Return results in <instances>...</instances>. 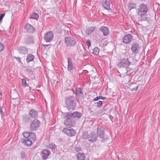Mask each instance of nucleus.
Wrapping results in <instances>:
<instances>
[{
	"mask_svg": "<svg viewBox=\"0 0 160 160\" xmlns=\"http://www.w3.org/2000/svg\"><path fill=\"white\" fill-rule=\"evenodd\" d=\"M148 11V9L146 5L142 4L137 9V14L139 21H146L147 18L146 17V14Z\"/></svg>",
	"mask_w": 160,
	"mask_h": 160,
	"instance_id": "obj_1",
	"label": "nucleus"
},
{
	"mask_svg": "<svg viewBox=\"0 0 160 160\" xmlns=\"http://www.w3.org/2000/svg\"><path fill=\"white\" fill-rule=\"evenodd\" d=\"M67 107L69 111L73 110L75 108L76 102L73 96L67 97L65 99Z\"/></svg>",
	"mask_w": 160,
	"mask_h": 160,
	"instance_id": "obj_2",
	"label": "nucleus"
},
{
	"mask_svg": "<svg viewBox=\"0 0 160 160\" xmlns=\"http://www.w3.org/2000/svg\"><path fill=\"white\" fill-rule=\"evenodd\" d=\"M65 42L67 47H72L76 43L75 38L71 36H68L65 39Z\"/></svg>",
	"mask_w": 160,
	"mask_h": 160,
	"instance_id": "obj_3",
	"label": "nucleus"
},
{
	"mask_svg": "<svg viewBox=\"0 0 160 160\" xmlns=\"http://www.w3.org/2000/svg\"><path fill=\"white\" fill-rule=\"evenodd\" d=\"M40 122L38 119L33 120L30 125V128L32 130H35L37 129L40 125Z\"/></svg>",
	"mask_w": 160,
	"mask_h": 160,
	"instance_id": "obj_4",
	"label": "nucleus"
},
{
	"mask_svg": "<svg viewBox=\"0 0 160 160\" xmlns=\"http://www.w3.org/2000/svg\"><path fill=\"white\" fill-rule=\"evenodd\" d=\"M62 131L70 137L75 136L76 133V132L72 128H65L63 129Z\"/></svg>",
	"mask_w": 160,
	"mask_h": 160,
	"instance_id": "obj_5",
	"label": "nucleus"
},
{
	"mask_svg": "<svg viewBox=\"0 0 160 160\" xmlns=\"http://www.w3.org/2000/svg\"><path fill=\"white\" fill-rule=\"evenodd\" d=\"M53 37V34L51 31L46 33L44 37V39L47 42H49L52 41Z\"/></svg>",
	"mask_w": 160,
	"mask_h": 160,
	"instance_id": "obj_6",
	"label": "nucleus"
},
{
	"mask_svg": "<svg viewBox=\"0 0 160 160\" xmlns=\"http://www.w3.org/2000/svg\"><path fill=\"white\" fill-rule=\"evenodd\" d=\"M86 138L88 139L89 142H93L97 140V136L95 132H92L88 135Z\"/></svg>",
	"mask_w": 160,
	"mask_h": 160,
	"instance_id": "obj_7",
	"label": "nucleus"
},
{
	"mask_svg": "<svg viewBox=\"0 0 160 160\" xmlns=\"http://www.w3.org/2000/svg\"><path fill=\"white\" fill-rule=\"evenodd\" d=\"M104 130L102 126H99L97 129V134L99 138H103L104 137Z\"/></svg>",
	"mask_w": 160,
	"mask_h": 160,
	"instance_id": "obj_8",
	"label": "nucleus"
},
{
	"mask_svg": "<svg viewBox=\"0 0 160 160\" xmlns=\"http://www.w3.org/2000/svg\"><path fill=\"white\" fill-rule=\"evenodd\" d=\"M132 35L131 34H127L123 38V42L126 44L129 43L132 39Z\"/></svg>",
	"mask_w": 160,
	"mask_h": 160,
	"instance_id": "obj_9",
	"label": "nucleus"
},
{
	"mask_svg": "<svg viewBox=\"0 0 160 160\" xmlns=\"http://www.w3.org/2000/svg\"><path fill=\"white\" fill-rule=\"evenodd\" d=\"M64 124L66 126L73 127L76 124L75 121H72V119H66L64 121Z\"/></svg>",
	"mask_w": 160,
	"mask_h": 160,
	"instance_id": "obj_10",
	"label": "nucleus"
},
{
	"mask_svg": "<svg viewBox=\"0 0 160 160\" xmlns=\"http://www.w3.org/2000/svg\"><path fill=\"white\" fill-rule=\"evenodd\" d=\"M75 94L77 97L78 99H82L83 97V94L82 91L80 88H76Z\"/></svg>",
	"mask_w": 160,
	"mask_h": 160,
	"instance_id": "obj_11",
	"label": "nucleus"
},
{
	"mask_svg": "<svg viewBox=\"0 0 160 160\" xmlns=\"http://www.w3.org/2000/svg\"><path fill=\"white\" fill-rule=\"evenodd\" d=\"M50 153V152L49 150L44 149L42 150L41 153L42 159L43 160L47 159Z\"/></svg>",
	"mask_w": 160,
	"mask_h": 160,
	"instance_id": "obj_12",
	"label": "nucleus"
},
{
	"mask_svg": "<svg viewBox=\"0 0 160 160\" xmlns=\"http://www.w3.org/2000/svg\"><path fill=\"white\" fill-rule=\"evenodd\" d=\"M131 63L128 59H124L121 60L119 63V65L120 67H125L129 65Z\"/></svg>",
	"mask_w": 160,
	"mask_h": 160,
	"instance_id": "obj_13",
	"label": "nucleus"
},
{
	"mask_svg": "<svg viewBox=\"0 0 160 160\" xmlns=\"http://www.w3.org/2000/svg\"><path fill=\"white\" fill-rule=\"evenodd\" d=\"M131 50L133 53L137 54L138 53L139 49V45L137 43H134L132 44Z\"/></svg>",
	"mask_w": 160,
	"mask_h": 160,
	"instance_id": "obj_14",
	"label": "nucleus"
},
{
	"mask_svg": "<svg viewBox=\"0 0 160 160\" xmlns=\"http://www.w3.org/2000/svg\"><path fill=\"white\" fill-rule=\"evenodd\" d=\"M99 30L102 32L104 36H107L109 33L108 28L106 27L102 26L99 28Z\"/></svg>",
	"mask_w": 160,
	"mask_h": 160,
	"instance_id": "obj_15",
	"label": "nucleus"
},
{
	"mask_svg": "<svg viewBox=\"0 0 160 160\" xmlns=\"http://www.w3.org/2000/svg\"><path fill=\"white\" fill-rule=\"evenodd\" d=\"M67 60L68 62V71L71 72L73 70L74 66L71 58H68Z\"/></svg>",
	"mask_w": 160,
	"mask_h": 160,
	"instance_id": "obj_16",
	"label": "nucleus"
},
{
	"mask_svg": "<svg viewBox=\"0 0 160 160\" xmlns=\"http://www.w3.org/2000/svg\"><path fill=\"white\" fill-rule=\"evenodd\" d=\"M24 28L28 32L32 33L34 32V28L29 24L27 23L25 26Z\"/></svg>",
	"mask_w": 160,
	"mask_h": 160,
	"instance_id": "obj_17",
	"label": "nucleus"
},
{
	"mask_svg": "<svg viewBox=\"0 0 160 160\" xmlns=\"http://www.w3.org/2000/svg\"><path fill=\"white\" fill-rule=\"evenodd\" d=\"M32 141L28 139H22L21 140V142L28 146H31L32 144Z\"/></svg>",
	"mask_w": 160,
	"mask_h": 160,
	"instance_id": "obj_18",
	"label": "nucleus"
},
{
	"mask_svg": "<svg viewBox=\"0 0 160 160\" xmlns=\"http://www.w3.org/2000/svg\"><path fill=\"white\" fill-rule=\"evenodd\" d=\"M29 113L30 117L33 118H36L38 115L37 112L33 109H31Z\"/></svg>",
	"mask_w": 160,
	"mask_h": 160,
	"instance_id": "obj_19",
	"label": "nucleus"
},
{
	"mask_svg": "<svg viewBox=\"0 0 160 160\" xmlns=\"http://www.w3.org/2000/svg\"><path fill=\"white\" fill-rule=\"evenodd\" d=\"M109 2V1L105 0V1H103L102 2V6L106 10H109V9H110V7Z\"/></svg>",
	"mask_w": 160,
	"mask_h": 160,
	"instance_id": "obj_20",
	"label": "nucleus"
},
{
	"mask_svg": "<svg viewBox=\"0 0 160 160\" xmlns=\"http://www.w3.org/2000/svg\"><path fill=\"white\" fill-rule=\"evenodd\" d=\"M126 72L122 74V75L123 76H125L127 75H131L133 72L132 69L130 68V67H127L126 68Z\"/></svg>",
	"mask_w": 160,
	"mask_h": 160,
	"instance_id": "obj_21",
	"label": "nucleus"
},
{
	"mask_svg": "<svg viewBox=\"0 0 160 160\" xmlns=\"http://www.w3.org/2000/svg\"><path fill=\"white\" fill-rule=\"evenodd\" d=\"M18 50L21 53L26 54L28 53V50L25 47L21 46L19 48Z\"/></svg>",
	"mask_w": 160,
	"mask_h": 160,
	"instance_id": "obj_22",
	"label": "nucleus"
},
{
	"mask_svg": "<svg viewBox=\"0 0 160 160\" xmlns=\"http://www.w3.org/2000/svg\"><path fill=\"white\" fill-rule=\"evenodd\" d=\"M77 158L78 160H85V154L83 153L78 152L77 155Z\"/></svg>",
	"mask_w": 160,
	"mask_h": 160,
	"instance_id": "obj_23",
	"label": "nucleus"
},
{
	"mask_svg": "<svg viewBox=\"0 0 160 160\" xmlns=\"http://www.w3.org/2000/svg\"><path fill=\"white\" fill-rule=\"evenodd\" d=\"M72 118H79L82 116V114L81 113L78 112H75L73 113L72 114Z\"/></svg>",
	"mask_w": 160,
	"mask_h": 160,
	"instance_id": "obj_24",
	"label": "nucleus"
},
{
	"mask_svg": "<svg viewBox=\"0 0 160 160\" xmlns=\"http://www.w3.org/2000/svg\"><path fill=\"white\" fill-rule=\"evenodd\" d=\"M138 86L136 83L130 84V88L131 91H134L137 90Z\"/></svg>",
	"mask_w": 160,
	"mask_h": 160,
	"instance_id": "obj_25",
	"label": "nucleus"
},
{
	"mask_svg": "<svg viewBox=\"0 0 160 160\" xmlns=\"http://www.w3.org/2000/svg\"><path fill=\"white\" fill-rule=\"evenodd\" d=\"M34 58V56L32 54H29L28 55L26 60L28 62L33 61Z\"/></svg>",
	"mask_w": 160,
	"mask_h": 160,
	"instance_id": "obj_26",
	"label": "nucleus"
},
{
	"mask_svg": "<svg viewBox=\"0 0 160 160\" xmlns=\"http://www.w3.org/2000/svg\"><path fill=\"white\" fill-rule=\"evenodd\" d=\"M127 6L128 7V9L129 11L131 10L132 9L135 8L136 7V5L134 3H128Z\"/></svg>",
	"mask_w": 160,
	"mask_h": 160,
	"instance_id": "obj_27",
	"label": "nucleus"
},
{
	"mask_svg": "<svg viewBox=\"0 0 160 160\" xmlns=\"http://www.w3.org/2000/svg\"><path fill=\"white\" fill-rule=\"evenodd\" d=\"M38 14L36 12L32 13V14L31 15V16L30 17V18L35 19L36 20H38Z\"/></svg>",
	"mask_w": 160,
	"mask_h": 160,
	"instance_id": "obj_28",
	"label": "nucleus"
},
{
	"mask_svg": "<svg viewBox=\"0 0 160 160\" xmlns=\"http://www.w3.org/2000/svg\"><path fill=\"white\" fill-rule=\"evenodd\" d=\"M36 136L34 133H30L28 139H30L33 141H34L36 139Z\"/></svg>",
	"mask_w": 160,
	"mask_h": 160,
	"instance_id": "obj_29",
	"label": "nucleus"
},
{
	"mask_svg": "<svg viewBox=\"0 0 160 160\" xmlns=\"http://www.w3.org/2000/svg\"><path fill=\"white\" fill-rule=\"evenodd\" d=\"M32 39L31 37H28L25 38V43L28 44L32 41Z\"/></svg>",
	"mask_w": 160,
	"mask_h": 160,
	"instance_id": "obj_30",
	"label": "nucleus"
},
{
	"mask_svg": "<svg viewBox=\"0 0 160 160\" xmlns=\"http://www.w3.org/2000/svg\"><path fill=\"white\" fill-rule=\"evenodd\" d=\"M56 146L55 144H49L47 145V147L52 150L56 148Z\"/></svg>",
	"mask_w": 160,
	"mask_h": 160,
	"instance_id": "obj_31",
	"label": "nucleus"
},
{
	"mask_svg": "<svg viewBox=\"0 0 160 160\" xmlns=\"http://www.w3.org/2000/svg\"><path fill=\"white\" fill-rule=\"evenodd\" d=\"M93 54L95 55H98L99 53V50L98 48L95 47L93 50Z\"/></svg>",
	"mask_w": 160,
	"mask_h": 160,
	"instance_id": "obj_32",
	"label": "nucleus"
},
{
	"mask_svg": "<svg viewBox=\"0 0 160 160\" xmlns=\"http://www.w3.org/2000/svg\"><path fill=\"white\" fill-rule=\"evenodd\" d=\"M22 86L24 87H26L28 86V85L26 82V80L25 79H22Z\"/></svg>",
	"mask_w": 160,
	"mask_h": 160,
	"instance_id": "obj_33",
	"label": "nucleus"
},
{
	"mask_svg": "<svg viewBox=\"0 0 160 160\" xmlns=\"http://www.w3.org/2000/svg\"><path fill=\"white\" fill-rule=\"evenodd\" d=\"M30 134V133L29 132H24L23 133V135L24 137L26 138V139H28Z\"/></svg>",
	"mask_w": 160,
	"mask_h": 160,
	"instance_id": "obj_34",
	"label": "nucleus"
},
{
	"mask_svg": "<svg viewBox=\"0 0 160 160\" xmlns=\"http://www.w3.org/2000/svg\"><path fill=\"white\" fill-rule=\"evenodd\" d=\"M95 29V27H92L88 28V32L89 33H91Z\"/></svg>",
	"mask_w": 160,
	"mask_h": 160,
	"instance_id": "obj_35",
	"label": "nucleus"
},
{
	"mask_svg": "<svg viewBox=\"0 0 160 160\" xmlns=\"http://www.w3.org/2000/svg\"><path fill=\"white\" fill-rule=\"evenodd\" d=\"M102 101H99L97 103V107L100 108L102 104Z\"/></svg>",
	"mask_w": 160,
	"mask_h": 160,
	"instance_id": "obj_36",
	"label": "nucleus"
},
{
	"mask_svg": "<svg viewBox=\"0 0 160 160\" xmlns=\"http://www.w3.org/2000/svg\"><path fill=\"white\" fill-rule=\"evenodd\" d=\"M72 113H67L66 115L65 116V117L66 118H67V119H71L70 118L71 117H72Z\"/></svg>",
	"mask_w": 160,
	"mask_h": 160,
	"instance_id": "obj_37",
	"label": "nucleus"
},
{
	"mask_svg": "<svg viewBox=\"0 0 160 160\" xmlns=\"http://www.w3.org/2000/svg\"><path fill=\"white\" fill-rule=\"evenodd\" d=\"M20 154L22 158H24L25 157V153L24 152L22 151L20 153Z\"/></svg>",
	"mask_w": 160,
	"mask_h": 160,
	"instance_id": "obj_38",
	"label": "nucleus"
},
{
	"mask_svg": "<svg viewBox=\"0 0 160 160\" xmlns=\"http://www.w3.org/2000/svg\"><path fill=\"white\" fill-rule=\"evenodd\" d=\"M4 48V45L0 42V52L2 51Z\"/></svg>",
	"mask_w": 160,
	"mask_h": 160,
	"instance_id": "obj_39",
	"label": "nucleus"
},
{
	"mask_svg": "<svg viewBox=\"0 0 160 160\" xmlns=\"http://www.w3.org/2000/svg\"><path fill=\"white\" fill-rule=\"evenodd\" d=\"M87 44L88 47H90L91 45L90 41L89 40H87Z\"/></svg>",
	"mask_w": 160,
	"mask_h": 160,
	"instance_id": "obj_40",
	"label": "nucleus"
},
{
	"mask_svg": "<svg viewBox=\"0 0 160 160\" xmlns=\"http://www.w3.org/2000/svg\"><path fill=\"white\" fill-rule=\"evenodd\" d=\"M5 15V13L1 14L0 15V21L2 20Z\"/></svg>",
	"mask_w": 160,
	"mask_h": 160,
	"instance_id": "obj_41",
	"label": "nucleus"
},
{
	"mask_svg": "<svg viewBox=\"0 0 160 160\" xmlns=\"http://www.w3.org/2000/svg\"><path fill=\"white\" fill-rule=\"evenodd\" d=\"M99 99H100V97H97L96 98H94L93 101H97Z\"/></svg>",
	"mask_w": 160,
	"mask_h": 160,
	"instance_id": "obj_42",
	"label": "nucleus"
},
{
	"mask_svg": "<svg viewBox=\"0 0 160 160\" xmlns=\"http://www.w3.org/2000/svg\"><path fill=\"white\" fill-rule=\"evenodd\" d=\"M15 58L19 62H21L20 58H19L16 57Z\"/></svg>",
	"mask_w": 160,
	"mask_h": 160,
	"instance_id": "obj_43",
	"label": "nucleus"
},
{
	"mask_svg": "<svg viewBox=\"0 0 160 160\" xmlns=\"http://www.w3.org/2000/svg\"><path fill=\"white\" fill-rule=\"evenodd\" d=\"M99 97H100V99H102V100H104L106 99V98L105 97H102V96H99Z\"/></svg>",
	"mask_w": 160,
	"mask_h": 160,
	"instance_id": "obj_44",
	"label": "nucleus"
},
{
	"mask_svg": "<svg viewBox=\"0 0 160 160\" xmlns=\"http://www.w3.org/2000/svg\"><path fill=\"white\" fill-rule=\"evenodd\" d=\"M42 45L43 46V47L44 48H46L48 45H45V44H42Z\"/></svg>",
	"mask_w": 160,
	"mask_h": 160,
	"instance_id": "obj_45",
	"label": "nucleus"
}]
</instances>
